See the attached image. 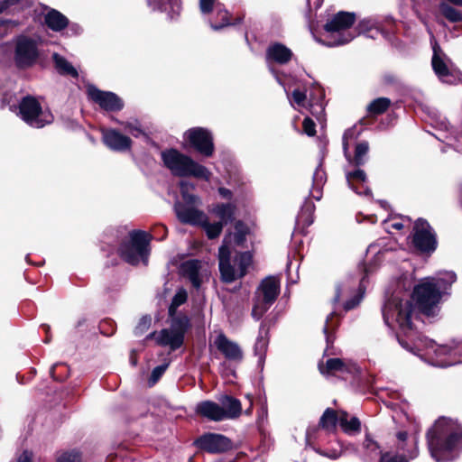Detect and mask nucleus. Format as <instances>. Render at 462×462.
Returning <instances> with one entry per match:
<instances>
[{"label":"nucleus","mask_w":462,"mask_h":462,"mask_svg":"<svg viewBox=\"0 0 462 462\" xmlns=\"http://www.w3.org/2000/svg\"><path fill=\"white\" fill-rule=\"evenodd\" d=\"M382 312L384 323L388 327L399 328L398 341L405 349L412 352L414 348L420 349L421 345H425L426 354L430 356L433 353L435 356L432 365L439 367H448L462 362L451 357L454 350L450 347L436 346L431 340L422 339L417 335L412 321L415 317V308L409 294L402 295L399 291H394L386 300Z\"/></svg>","instance_id":"obj_1"},{"label":"nucleus","mask_w":462,"mask_h":462,"mask_svg":"<svg viewBox=\"0 0 462 462\" xmlns=\"http://www.w3.org/2000/svg\"><path fill=\"white\" fill-rule=\"evenodd\" d=\"M428 448L436 462L454 460L462 444V426L457 420L440 418L427 433Z\"/></svg>","instance_id":"obj_2"},{"label":"nucleus","mask_w":462,"mask_h":462,"mask_svg":"<svg viewBox=\"0 0 462 462\" xmlns=\"http://www.w3.org/2000/svg\"><path fill=\"white\" fill-rule=\"evenodd\" d=\"M457 280L453 272H439L435 277H427L413 291V298L417 300L420 310L427 316L435 314L442 295Z\"/></svg>","instance_id":"obj_3"},{"label":"nucleus","mask_w":462,"mask_h":462,"mask_svg":"<svg viewBox=\"0 0 462 462\" xmlns=\"http://www.w3.org/2000/svg\"><path fill=\"white\" fill-rule=\"evenodd\" d=\"M162 159L164 165L173 175L180 177H194L205 180H208L211 176V172L205 166L175 149L162 152Z\"/></svg>","instance_id":"obj_4"},{"label":"nucleus","mask_w":462,"mask_h":462,"mask_svg":"<svg viewBox=\"0 0 462 462\" xmlns=\"http://www.w3.org/2000/svg\"><path fill=\"white\" fill-rule=\"evenodd\" d=\"M218 260L222 280L232 282L245 275L252 263V254L249 252L240 253L232 260L227 239L225 238L218 251Z\"/></svg>","instance_id":"obj_5"},{"label":"nucleus","mask_w":462,"mask_h":462,"mask_svg":"<svg viewBox=\"0 0 462 462\" xmlns=\"http://www.w3.org/2000/svg\"><path fill=\"white\" fill-rule=\"evenodd\" d=\"M189 326V319L187 316H178L171 319L170 328H163L158 333L152 332L147 338H154L158 345L168 346L174 351L182 346Z\"/></svg>","instance_id":"obj_6"},{"label":"nucleus","mask_w":462,"mask_h":462,"mask_svg":"<svg viewBox=\"0 0 462 462\" xmlns=\"http://www.w3.org/2000/svg\"><path fill=\"white\" fill-rule=\"evenodd\" d=\"M150 235L143 231L130 233V240L124 243L120 249L121 257L130 264L135 265L140 261L148 263Z\"/></svg>","instance_id":"obj_7"},{"label":"nucleus","mask_w":462,"mask_h":462,"mask_svg":"<svg viewBox=\"0 0 462 462\" xmlns=\"http://www.w3.org/2000/svg\"><path fill=\"white\" fill-rule=\"evenodd\" d=\"M17 115L28 125L42 128L53 122V116L48 109H42L39 101L31 96L24 97L19 103Z\"/></svg>","instance_id":"obj_8"},{"label":"nucleus","mask_w":462,"mask_h":462,"mask_svg":"<svg viewBox=\"0 0 462 462\" xmlns=\"http://www.w3.org/2000/svg\"><path fill=\"white\" fill-rule=\"evenodd\" d=\"M280 291V282L275 277L264 279L256 291L252 316L259 320L275 301Z\"/></svg>","instance_id":"obj_9"},{"label":"nucleus","mask_w":462,"mask_h":462,"mask_svg":"<svg viewBox=\"0 0 462 462\" xmlns=\"http://www.w3.org/2000/svg\"><path fill=\"white\" fill-rule=\"evenodd\" d=\"M355 21L356 14L354 13L339 12L325 24V30L330 33L333 40L332 44H346L356 36V33L349 31Z\"/></svg>","instance_id":"obj_10"},{"label":"nucleus","mask_w":462,"mask_h":462,"mask_svg":"<svg viewBox=\"0 0 462 462\" xmlns=\"http://www.w3.org/2000/svg\"><path fill=\"white\" fill-rule=\"evenodd\" d=\"M14 60L18 68L26 69L36 63L40 56L37 40L19 35L14 40Z\"/></svg>","instance_id":"obj_11"},{"label":"nucleus","mask_w":462,"mask_h":462,"mask_svg":"<svg viewBox=\"0 0 462 462\" xmlns=\"http://www.w3.org/2000/svg\"><path fill=\"white\" fill-rule=\"evenodd\" d=\"M315 450L319 454L331 459L338 458L343 453L346 452L347 450L358 453L364 459L368 460L375 458L381 453L379 445L373 439H371L369 435L365 436V439L364 440L362 445V450H358L353 445H347L346 447L344 448L340 442H337V448H332L330 449L315 448Z\"/></svg>","instance_id":"obj_12"},{"label":"nucleus","mask_w":462,"mask_h":462,"mask_svg":"<svg viewBox=\"0 0 462 462\" xmlns=\"http://www.w3.org/2000/svg\"><path fill=\"white\" fill-rule=\"evenodd\" d=\"M286 93H288L287 89L284 88ZM289 101L291 106L297 105L300 107H305L308 94L306 92L300 91V89H294L291 94V97L287 94ZM324 97L323 89L319 86H314L310 91L309 94V106L310 109V113L315 116L318 119L322 115L324 111V106L322 103V99Z\"/></svg>","instance_id":"obj_13"},{"label":"nucleus","mask_w":462,"mask_h":462,"mask_svg":"<svg viewBox=\"0 0 462 462\" xmlns=\"http://www.w3.org/2000/svg\"><path fill=\"white\" fill-rule=\"evenodd\" d=\"M397 448L399 450L403 451L402 456H392L389 453L383 454L380 462H408L409 459H413L419 455L418 449V436L414 435L408 440V435L405 431L397 433Z\"/></svg>","instance_id":"obj_14"},{"label":"nucleus","mask_w":462,"mask_h":462,"mask_svg":"<svg viewBox=\"0 0 462 462\" xmlns=\"http://www.w3.org/2000/svg\"><path fill=\"white\" fill-rule=\"evenodd\" d=\"M412 243L414 246L421 252L430 253L436 249V235L426 220L419 218L415 222Z\"/></svg>","instance_id":"obj_15"},{"label":"nucleus","mask_w":462,"mask_h":462,"mask_svg":"<svg viewBox=\"0 0 462 462\" xmlns=\"http://www.w3.org/2000/svg\"><path fill=\"white\" fill-rule=\"evenodd\" d=\"M180 273L188 279L191 285L199 290L208 281L210 272L208 266L199 260L191 259L183 262L180 266Z\"/></svg>","instance_id":"obj_16"},{"label":"nucleus","mask_w":462,"mask_h":462,"mask_svg":"<svg viewBox=\"0 0 462 462\" xmlns=\"http://www.w3.org/2000/svg\"><path fill=\"white\" fill-rule=\"evenodd\" d=\"M185 138L200 154L209 157L214 152V143L211 133L202 127H194L185 133Z\"/></svg>","instance_id":"obj_17"},{"label":"nucleus","mask_w":462,"mask_h":462,"mask_svg":"<svg viewBox=\"0 0 462 462\" xmlns=\"http://www.w3.org/2000/svg\"><path fill=\"white\" fill-rule=\"evenodd\" d=\"M89 99L106 111H118L124 106L122 100L113 92L102 91L93 85L87 89Z\"/></svg>","instance_id":"obj_18"},{"label":"nucleus","mask_w":462,"mask_h":462,"mask_svg":"<svg viewBox=\"0 0 462 462\" xmlns=\"http://www.w3.org/2000/svg\"><path fill=\"white\" fill-rule=\"evenodd\" d=\"M195 444L209 453L226 452L232 448L231 440L224 435L207 433L199 438Z\"/></svg>","instance_id":"obj_19"},{"label":"nucleus","mask_w":462,"mask_h":462,"mask_svg":"<svg viewBox=\"0 0 462 462\" xmlns=\"http://www.w3.org/2000/svg\"><path fill=\"white\" fill-rule=\"evenodd\" d=\"M199 10L203 14L216 12L217 19L210 21V26L213 30H219L230 24L228 12L217 0H199Z\"/></svg>","instance_id":"obj_20"},{"label":"nucleus","mask_w":462,"mask_h":462,"mask_svg":"<svg viewBox=\"0 0 462 462\" xmlns=\"http://www.w3.org/2000/svg\"><path fill=\"white\" fill-rule=\"evenodd\" d=\"M427 31L430 36V43L433 50V56H432V68L434 69V72L439 77V79L448 84H452L455 82L456 79L449 71L447 64L444 62V60L440 58V52L441 49L439 45L437 42V40L435 39L433 32L430 28H427Z\"/></svg>","instance_id":"obj_21"},{"label":"nucleus","mask_w":462,"mask_h":462,"mask_svg":"<svg viewBox=\"0 0 462 462\" xmlns=\"http://www.w3.org/2000/svg\"><path fill=\"white\" fill-rule=\"evenodd\" d=\"M319 369L322 374H337L342 377L346 374H354L358 371V367L356 363L340 358L328 359L325 364L319 365Z\"/></svg>","instance_id":"obj_22"},{"label":"nucleus","mask_w":462,"mask_h":462,"mask_svg":"<svg viewBox=\"0 0 462 462\" xmlns=\"http://www.w3.org/2000/svg\"><path fill=\"white\" fill-rule=\"evenodd\" d=\"M356 138L355 130L350 128L347 129L343 135V150L346 158L350 163H353L356 166L363 165L366 161V156L369 151V145L367 142H361L356 144L355 149V155L352 158L348 152V141Z\"/></svg>","instance_id":"obj_23"},{"label":"nucleus","mask_w":462,"mask_h":462,"mask_svg":"<svg viewBox=\"0 0 462 462\" xmlns=\"http://www.w3.org/2000/svg\"><path fill=\"white\" fill-rule=\"evenodd\" d=\"M174 210L178 219L183 224L199 226L200 224L206 223L207 215L192 206L176 202Z\"/></svg>","instance_id":"obj_24"},{"label":"nucleus","mask_w":462,"mask_h":462,"mask_svg":"<svg viewBox=\"0 0 462 462\" xmlns=\"http://www.w3.org/2000/svg\"><path fill=\"white\" fill-rule=\"evenodd\" d=\"M214 344L217 350L229 361L241 362L243 359V351L240 346L228 339L226 335L220 333L215 339Z\"/></svg>","instance_id":"obj_25"},{"label":"nucleus","mask_w":462,"mask_h":462,"mask_svg":"<svg viewBox=\"0 0 462 462\" xmlns=\"http://www.w3.org/2000/svg\"><path fill=\"white\" fill-rule=\"evenodd\" d=\"M105 144L114 151H125L130 148L132 141L129 137L116 130L106 129L102 131Z\"/></svg>","instance_id":"obj_26"},{"label":"nucleus","mask_w":462,"mask_h":462,"mask_svg":"<svg viewBox=\"0 0 462 462\" xmlns=\"http://www.w3.org/2000/svg\"><path fill=\"white\" fill-rule=\"evenodd\" d=\"M346 178L348 186L356 194L359 195H371V189L366 186V175L363 170H356L352 172L346 173Z\"/></svg>","instance_id":"obj_27"},{"label":"nucleus","mask_w":462,"mask_h":462,"mask_svg":"<svg viewBox=\"0 0 462 462\" xmlns=\"http://www.w3.org/2000/svg\"><path fill=\"white\" fill-rule=\"evenodd\" d=\"M291 49L280 42L271 43L266 50V60L268 62L273 61L278 64H285L292 58Z\"/></svg>","instance_id":"obj_28"},{"label":"nucleus","mask_w":462,"mask_h":462,"mask_svg":"<svg viewBox=\"0 0 462 462\" xmlns=\"http://www.w3.org/2000/svg\"><path fill=\"white\" fill-rule=\"evenodd\" d=\"M195 411L210 420L221 421L224 420V412L220 404L212 401L200 402L196 405Z\"/></svg>","instance_id":"obj_29"},{"label":"nucleus","mask_w":462,"mask_h":462,"mask_svg":"<svg viewBox=\"0 0 462 462\" xmlns=\"http://www.w3.org/2000/svg\"><path fill=\"white\" fill-rule=\"evenodd\" d=\"M147 5L152 11L167 13L171 19L181 11V0H147Z\"/></svg>","instance_id":"obj_30"},{"label":"nucleus","mask_w":462,"mask_h":462,"mask_svg":"<svg viewBox=\"0 0 462 462\" xmlns=\"http://www.w3.org/2000/svg\"><path fill=\"white\" fill-rule=\"evenodd\" d=\"M219 402L223 409L224 420L236 419L240 416L242 406L238 399L229 395H224L219 399Z\"/></svg>","instance_id":"obj_31"},{"label":"nucleus","mask_w":462,"mask_h":462,"mask_svg":"<svg viewBox=\"0 0 462 462\" xmlns=\"http://www.w3.org/2000/svg\"><path fill=\"white\" fill-rule=\"evenodd\" d=\"M44 23L48 28L54 32H60L69 25L68 18L60 12L51 9L44 15Z\"/></svg>","instance_id":"obj_32"},{"label":"nucleus","mask_w":462,"mask_h":462,"mask_svg":"<svg viewBox=\"0 0 462 462\" xmlns=\"http://www.w3.org/2000/svg\"><path fill=\"white\" fill-rule=\"evenodd\" d=\"M379 32L378 22L372 17L361 20L355 29V32H353V33H356V35L365 34L371 38H375Z\"/></svg>","instance_id":"obj_33"},{"label":"nucleus","mask_w":462,"mask_h":462,"mask_svg":"<svg viewBox=\"0 0 462 462\" xmlns=\"http://www.w3.org/2000/svg\"><path fill=\"white\" fill-rule=\"evenodd\" d=\"M327 180L326 172L321 164H319L313 174L312 189L310 195L316 200H319L322 197V188Z\"/></svg>","instance_id":"obj_34"},{"label":"nucleus","mask_w":462,"mask_h":462,"mask_svg":"<svg viewBox=\"0 0 462 462\" xmlns=\"http://www.w3.org/2000/svg\"><path fill=\"white\" fill-rule=\"evenodd\" d=\"M268 343V331L265 329L263 324H262L260 327L259 335L254 344V354L259 357V363L263 362Z\"/></svg>","instance_id":"obj_35"},{"label":"nucleus","mask_w":462,"mask_h":462,"mask_svg":"<svg viewBox=\"0 0 462 462\" xmlns=\"http://www.w3.org/2000/svg\"><path fill=\"white\" fill-rule=\"evenodd\" d=\"M52 59L55 63V68L60 74L78 78L79 74L77 69L64 57L58 53H54L52 55Z\"/></svg>","instance_id":"obj_36"},{"label":"nucleus","mask_w":462,"mask_h":462,"mask_svg":"<svg viewBox=\"0 0 462 462\" xmlns=\"http://www.w3.org/2000/svg\"><path fill=\"white\" fill-rule=\"evenodd\" d=\"M348 414L345 411L339 413L338 422L342 430L347 434H353L360 430L361 423L356 417L348 420Z\"/></svg>","instance_id":"obj_37"},{"label":"nucleus","mask_w":462,"mask_h":462,"mask_svg":"<svg viewBox=\"0 0 462 462\" xmlns=\"http://www.w3.org/2000/svg\"><path fill=\"white\" fill-rule=\"evenodd\" d=\"M235 206L227 203V204H217L216 205L211 211L220 218L219 222L222 224H226L230 222L234 218L235 214Z\"/></svg>","instance_id":"obj_38"},{"label":"nucleus","mask_w":462,"mask_h":462,"mask_svg":"<svg viewBox=\"0 0 462 462\" xmlns=\"http://www.w3.org/2000/svg\"><path fill=\"white\" fill-rule=\"evenodd\" d=\"M373 271H374V267H372L370 265L364 266L365 276L360 281L359 287H358V292L356 294H355L353 298H351L350 300H348L345 302V304H344L345 310H352L360 303V301L363 298V295H364L363 283H364L365 277L367 276L369 273H371Z\"/></svg>","instance_id":"obj_39"},{"label":"nucleus","mask_w":462,"mask_h":462,"mask_svg":"<svg viewBox=\"0 0 462 462\" xmlns=\"http://www.w3.org/2000/svg\"><path fill=\"white\" fill-rule=\"evenodd\" d=\"M188 299V292L185 289L180 288L177 290L175 295L172 298L171 303L169 307V315L171 319L178 316H183L182 314H177V309L184 304Z\"/></svg>","instance_id":"obj_40"},{"label":"nucleus","mask_w":462,"mask_h":462,"mask_svg":"<svg viewBox=\"0 0 462 462\" xmlns=\"http://www.w3.org/2000/svg\"><path fill=\"white\" fill-rule=\"evenodd\" d=\"M441 14L451 23L462 22V11L454 8L447 2H441L439 5Z\"/></svg>","instance_id":"obj_41"},{"label":"nucleus","mask_w":462,"mask_h":462,"mask_svg":"<svg viewBox=\"0 0 462 462\" xmlns=\"http://www.w3.org/2000/svg\"><path fill=\"white\" fill-rule=\"evenodd\" d=\"M337 413L331 410L327 409L319 420V427L327 431H332L335 430L337 422L338 421Z\"/></svg>","instance_id":"obj_42"},{"label":"nucleus","mask_w":462,"mask_h":462,"mask_svg":"<svg viewBox=\"0 0 462 462\" xmlns=\"http://www.w3.org/2000/svg\"><path fill=\"white\" fill-rule=\"evenodd\" d=\"M391 105V100L387 97H378L373 100L367 106L369 115L375 116L385 112Z\"/></svg>","instance_id":"obj_43"},{"label":"nucleus","mask_w":462,"mask_h":462,"mask_svg":"<svg viewBox=\"0 0 462 462\" xmlns=\"http://www.w3.org/2000/svg\"><path fill=\"white\" fill-rule=\"evenodd\" d=\"M180 187L181 196L186 202L189 204H199L200 202L197 196L189 193L190 190L194 189V185L192 183L182 180L180 183Z\"/></svg>","instance_id":"obj_44"},{"label":"nucleus","mask_w":462,"mask_h":462,"mask_svg":"<svg viewBox=\"0 0 462 462\" xmlns=\"http://www.w3.org/2000/svg\"><path fill=\"white\" fill-rule=\"evenodd\" d=\"M199 226L205 229L206 234L209 239H214L217 237L223 229L222 222H216L210 224L208 223V219L206 220V223L200 224Z\"/></svg>","instance_id":"obj_45"},{"label":"nucleus","mask_w":462,"mask_h":462,"mask_svg":"<svg viewBox=\"0 0 462 462\" xmlns=\"http://www.w3.org/2000/svg\"><path fill=\"white\" fill-rule=\"evenodd\" d=\"M334 318H335V313H330L327 319H326V324L323 328V331H324V334L326 335V341H327V345L328 346H329V344H331L333 342V339H332V337L330 336V331H332L336 326H337V323L334 322Z\"/></svg>","instance_id":"obj_46"},{"label":"nucleus","mask_w":462,"mask_h":462,"mask_svg":"<svg viewBox=\"0 0 462 462\" xmlns=\"http://www.w3.org/2000/svg\"><path fill=\"white\" fill-rule=\"evenodd\" d=\"M58 462H81V455L76 450L62 452L57 458Z\"/></svg>","instance_id":"obj_47"},{"label":"nucleus","mask_w":462,"mask_h":462,"mask_svg":"<svg viewBox=\"0 0 462 462\" xmlns=\"http://www.w3.org/2000/svg\"><path fill=\"white\" fill-rule=\"evenodd\" d=\"M152 324V318L150 316H143L140 319L137 326L134 328V334L141 336L146 332Z\"/></svg>","instance_id":"obj_48"},{"label":"nucleus","mask_w":462,"mask_h":462,"mask_svg":"<svg viewBox=\"0 0 462 462\" xmlns=\"http://www.w3.org/2000/svg\"><path fill=\"white\" fill-rule=\"evenodd\" d=\"M168 366H169V364L165 363V364L158 365L152 369L151 377L149 379L150 385H153L158 382V380L164 374V372L166 371Z\"/></svg>","instance_id":"obj_49"},{"label":"nucleus","mask_w":462,"mask_h":462,"mask_svg":"<svg viewBox=\"0 0 462 462\" xmlns=\"http://www.w3.org/2000/svg\"><path fill=\"white\" fill-rule=\"evenodd\" d=\"M235 240L237 245L243 244L245 240V236L247 234V227L242 223L237 222L235 226Z\"/></svg>","instance_id":"obj_50"},{"label":"nucleus","mask_w":462,"mask_h":462,"mask_svg":"<svg viewBox=\"0 0 462 462\" xmlns=\"http://www.w3.org/2000/svg\"><path fill=\"white\" fill-rule=\"evenodd\" d=\"M352 293V288L348 283H342L337 287L335 301H339L345 296Z\"/></svg>","instance_id":"obj_51"},{"label":"nucleus","mask_w":462,"mask_h":462,"mask_svg":"<svg viewBox=\"0 0 462 462\" xmlns=\"http://www.w3.org/2000/svg\"><path fill=\"white\" fill-rule=\"evenodd\" d=\"M405 222H410V218L405 217L402 219L385 220L384 225L386 229L394 228L396 230H402Z\"/></svg>","instance_id":"obj_52"},{"label":"nucleus","mask_w":462,"mask_h":462,"mask_svg":"<svg viewBox=\"0 0 462 462\" xmlns=\"http://www.w3.org/2000/svg\"><path fill=\"white\" fill-rule=\"evenodd\" d=\"M302 127H303V132L307 135H309V136H314L315 135V134H316V125H315L314 121L311 118L306 117L303 120Z\"/></svg>","instance_id":"obj_53"},{"label":"nucleus","mask_w":462,"mask_h":462,"mask_svg":"<svg viewBox=\"0 0 462 462\" xmlns=\"http://www.w3.org/2000/svg\"><path fill=\"white\" fill-rule=\"evenodd\" d=\"M124 128L125 131H127L129 134H131L134 137H138L143 134V131L140 129V127L137 125L136 123H124Z\"/></svg>","instance_id":"obj_54"},{"label":"nucleus","mask_w":462,"mask_h":462,"mask_svg":"<svg viewBox=\"0 0 462 462\" xmlns=\"http://www.w3.org/2000/svg\"><path fill=\"white\" fill-rule=\"evenodd\" d=\"M19 0H0V14L18 4Z\"/></svg>","instance_id":"obj_55"},{"label":"nucleus","mask_w":462,"mask_h":462,"mask_svg":"<svg viewBox=\"0 0 462 462\" xmlns=\"http://www.w3.org/2000/svg\"><path fill=\"white\" fill-rule=\"evenodd\" d=\"M16 462H32V453L28 450L23 451Z\"/></svg>","instance_id":"obj_56"},{"label":"nucleus","mask_w":462,"mask_h":462,"mask_svg":"<svg viewBox=\"0 0 462 462\" xmlns=\"http://www.w3.org/2000/svg\"><path fill=\"white\" fill-rule=\"evenodd\" d=\"M376 246L374 245H370L368 249H367V253L368 254H375V256H376V259H380L381 258V251L380 250H376Z\"/></svg>","instance_id":"obj_57"},{"label":"nucleus","mask_w":462,"mask_h":462,"mask_svg":"<svg viewBox=\"0 0 462 462\" xmlns=\"http://www.w3.org/2000/svg\"><path fill=\"white\" fill-rule=\"evenodd\" d=\"M74 34H79L81 32L82 29L79 24L72 23L69 28Z\"/></svg>","instance_id":"obj_58"},{"label":"nucleus","mask_w":462,"mask_h":462,"mask_svg":"<svg viewBox=\"0 0 462 462\" xmlns=\"http://www.w3.org/2000/svg\"><path fill=\"white\" fill-rule=\"evenodd\" d=\"M323 0H307V3L310 6L311 5L314 6V8H319L322 5Z\"/></svg>","instance_id":"obj_59"},{"label":"nucleus","mask_w":462,"mask_h":462,"mask_svg":"<svg viewBox=\"0 0 462 462\" xmlns=\"http://www.w3.org/2000/svg\"><path fill=\"white\" fill-rule=\"evenodd\" d=\"M218 192L223 198H230L231 196V191L226 188H219Z\"/></svg>","instance_id":"obj_60"},{"label":"nucleus","mask_w":462,"mask_h":462,"mask_svg":"<svg viewBox=\"0 0 462 462\" xmlns=\"http://www.w3.org/2000/svg\"><path fill=\"white\" fill-rule=\"evenodd\" d=\"M446 1L454 5L462 6V0H446Z\"/></svg>","instance_id":"obj_61"},{"label":"nucleus","mask_w":462,"mask_h":462,"mask_svg":"<svg viewBox=\"0 0 462 462\" xmlns=\"http://www.w3.org/2000/svg\"><path fill=\"white\" fill-rule=\"evenodd\" d=\"M270 70L275 75V78L279 84L283 85V82L282 81L281 78L277 74H275L274 70L272 68H270Z\"/></svg>","instance_id":"obj_62"},{"label":"nucleus","mask_w":462,"mask_h":462,"mask_svg":"<svg viewBox=\"0 0 462 462\" xmlns=\"http://www.w3.org/2000/svg\"><path fill=\"white\" fill-rule=\"evenodd\" d=\"M307 440L308 441H310L311 440V434L310 431L307 432Z\"/></svg>","instance_id":"obj_63"},{"label":"nucleus","mask_w":462,"mask_h":462,"mask_svg":"<svg viewBox=\"0 0 462 462\" xmlns=\"http://www.w3.org/2000/svg\"><path fill=\"white\" fill-rule=\"evenodd\" d=\"M43 328H44V329H45L46 331H48V330L50 329V327H49V326H47V325H44V326H43Z\"/></svg>","instance_id":"obj_64"}]
</instances>
